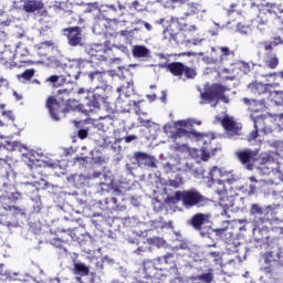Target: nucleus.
Returning a JSON list of instances; mask_svg holds the SVG:
<instances>
[{"label": "nucleus", "instance_id": "obj_1", "mask_svg": "<svg viewBox=\"0 0 283 283\" xmlns=\"http://www.w3.org/2000/svg\"><path fill=\"white\" fill-rule=\"evenodd\" d=\"M93 102L88 103L86 107L78 102V99H72L69 98L64 103L63 109L61 108V103L56 101V97L49 96L46 98L45 107L49 111V114L53 120H61V117L59 116L62 112V114H70V112H83V114H91V112H96V109H101V103L98 101L103 99L101 95L96 97V95H93ZM88 107V108H87Z\"/></svg>", "mask_w": 283, "mask_h": 283}, {"label": "nucleus", "instance_id": "obj_2", "mask_svg": "<svg viewBox=\"0 0 283 283\" xmlns=\"http://www.w3.org/2000/svg\"><path fill=\"white\" fill-rule=\"evenodd\" d=\"M265 222H269L266 218H258L253 221V235L256 242H260L261 247H272L275 240H280V237L283 235L282 227H273L271 230L269 227L264 226Z\"/></svg>", "mask_w": 283, "mask_h": 283}, {"label": "nucleus", "instance_id": "obj_3", "mask_svg": "<svg viewBox=\"0 0 283 283\" xmlns=\"http://www.w3.org/2000/svg\"><path fill=\"white\" fill-rule=\"evenodd\" d=\"M171 198L176 202H181L185 209H193V207L200 209L202 207H207L209 202H211V199L205 197V195H202V192L196 188H190L182 191L178 190Z\"/></svg>", "mask_w": 283, "mask_h": 283}, {"label": "nucleus", "instance_id": "obj_4", "mask_svg": "<svg viewBox=\"0 0 283 283\" xmlns=\"http://www.w3.org/2000/svg\"><path fill=\"white\" fill-rule=\"evenodd\" d=\"M84 63L85 61H83V59L67 60L63 57H55L51 60L52 67L65 70L69 76V82L78 81V76H81V67H83Z\"/></svg>", "mask_w": 283, "mask_h": 283}, {"label": "nucleus", "instance_id": "obj_5", "mask_svg": "<svg viewBox=\"0 0 283 283\" xmlns=\"http://www.w3.org/2000/svg\"><path fill=\"white\" fill-rule=\"evenodd\" d=\"M227 92H231L229 86L214 83L201 93V98L208 101V103H213V101H216L213 104V107H216L220 101H222V103H229V97L224 95Z\"/></svg>", "mask_w": 283, "mask_h": 283}, {"label": "nucleus", "instance_id": "obj_6", "mask_svg": "<svg viewBox=\"0 0 283 283\" xmlns=\"http://www.w3.org/2000/svg\"><path fill=\"white\" fill-rule=\"evenodd\" d=\"M144 276L137 279V283H160L163 270L156 268L150 260L143 262Z\"/></svg>", "mask_w": 283, "mask_h": 283}, {"label": "nucleus", "instance_id": "obj_7", "mask_svg": "<svg viewBox=\"0 0 283 283\" xmlns=\"http://www.w3.org/2000/svg\"><path fill=\"white\" fill-rule=\"evenodd\" d=\"M263 260L266 264L264 268L265 273H275L277 268L283 266V251L282 249L265 252Z\"/></svg>", "mask_w": 283, "mask_h": 283}, {"label": "nucleus", "instance_id": "obj_8", "mask_svg": "<svg viewBox=\"0 0 283 283\" xmlns=\"http://www.w3.org/2000/svg\"><path fill=\"white\" fill-rule=\"evenodd\" d=\"M166 70L172 74V76H185V78L191 80L198 76L196 69L185 65L182 62L168 63Z\"/></svg>", "mask_w": 283, "mask_h": 283}, {"label": "nucleus", "instance_id": "obj_9", "mask_svg": "<svg viewBox=\"0 0 283 283\" xmlns=\"http://www.w3.org/2000/svg\"><path fill=\"white\" fill-rule=\"evenodd\" d=\"M235 158L248 169V171H253L255 163H258V151L251 148H244L234 153Z\"/></svg>", "mask_w": 283, "mask_h": 283}, {"label": "nucleus", "instance_id": "obj_10", "mask_svg": "<svg viewBox=\"0 0 283 283\" xmlns=\"http://www.w3.org/2000/svg\"><path fill=\"white\" fill-rule=\"evenodd\" d=\"M63 36H66L71 48L83 45V30L80 27H70L62 30Z\"/></svg>", "mask_w": 283, "mask_h": 283}, {"label": "nucleus", "instance_id": "obj_11", "mask_svg": "<svg viewBox=\"0 0 283 283\" xmlns=\"http://www.w3.org/2000/svg\"><path fill=\"white\" fill-rule=\"evenodd\" d=\"M273 14H275L279 19H282L283 9L280 7H275L273 9H260L258 14V21L261 23V25H266L273 19Z\"/></svg>", "mask_w": 283, "mask_h": 283}, {"label": "nucleus", "instance_id": "obj_12", "mask_svg": "<svg viewBox=\"0 0 283 283\" xmlns=\"http://www.w3.org/2000/svg\"><path fill=\"white\" fill-rule=\"evenodd\" d=\"M221 125L224 132H227V134H230V136H240V132H242V125L235 122V119H233V117H230L229 115L223 116Z\"/></svg>", "mask_w": 283, "mask_h": 283}, {"label": "nucleus", "instance_id": "obj_13", "mask_svg": "<svg viewBox=\"0 0 283 283\" xmlns=\"http://www.w3.org/2000/svg\"><path fill=\"white\" fill-rule=\"evenodd\" d=\"M169 23L172 24V28L178 32H196L198 27L196 24L187 23V17L181 18H170Z\"/></svg>", "mask_w": 283, "mask_h": 283}, {"label": "nucleus", "instance_id": "obj_14", "mask_svg": "<svg viewBox=\"0 0 283 283\" xmlns=\"http://www.w3.org/2000/svg\"><path fill=\"white\" fill-rule=\"evenodd\" d=\"M271 87H273V84H264L259 81H253L248 85V90H250L251 94H254V96H264V94L270 96Z\"/></svg>", "mask_w": 283, "mask_h": 283}, {"label": "nucleus", "instance_id": "obj_15", "mask_svg": "<svg viewBox=\"0 0 283 283\" xmlns=\"http://www.w3.org/2000/svg\"><path fill=\"white\" fill-rule=\"evenodd\" d=\"M209 222V214L198 212L195 213L190 220L188 221V224L195 229V231H202V227Z\"/></svg>", "mask_w": 283, "mask_h": 283}, {"label": "nucleus", "instance_id": "obj_16", "mask_svg": "<svg viewBox=\"0 0 283 283\" xmlns=\"http://www.w3.org/2000/svg\"><path fill=\"white\" fill-rule=\"evenodd\" d=\"M244 105L248 106V109H250V112H264L265 107H266V99L265 98H261V99H253V98H249V97H244L243 99Z\"/></svg>", "mask_w": 283, "mask_h": 283}, {"label": "nucleus", "instance_id": "obj_17", "mask_svg": "<svg viewBox=\"0 0 283 283\" xmlns=\"http://www.w3.org/2000/svg\"><path fill=\"white\" fill-rule=\"evenodd\" d=\"M88 81L95 84V87H105L107 80L105 78V71H93L88 73Z\"/></svg>", "mask_w": 283, "mask_h": 283}, {"label": "nucleus", "instance_id": "obj_18", "mask_svg": "<svg viewBox=\"0 0 283 283\" xmlns=\"http://www.w3.org/2000/svg\"><path fill=\"white\" fill-rule=\"evenodd\" d=\"M106 50H107V48H105V45L94 43L91 45V48L88 50V54H90V56H93L97 61H105V57L107 56V55H105Z\"/></svg>", "mask_w": 283, "mask_h": 283}, {"label": "nucleus", "instance_id": "obj_19", "mask_svg": "<svg viewBox=\"0 0 283 283\" xmlns=\"http://www.w3.org/2000/svg\"><path fill=\"white\" fill-rule=\"evenodd\" d=\"M220 51L219 57L216 60L217 63H229L235 59V51L229 49V46H219Z\"/></svg>", "mask_w": 283, "mask_h": 283}, {"label": "nucleus", "instance_id": "obj_20", "mask_svg": "<svg viewBox=\"0 0 283 283\" xmlns=\"http://www.w3.org/2000/svg\"><path fill=\"white\" fill-rule=\"evenodd\" d=\"M274 163L275 159L273 158V156L265 154L262 156L258 169L259 171H264V174H271V171L273 170V167H271V165H273Z\"/></svg>", "mask_w": 283, "mask_h": 283}, {"label": "nucleus", "instance_id": "obj_21", "mask_svg": "<svg viewBox=\"0 0 283 283\" xmlns=\"http://www.w3.org/2000/svg\"><path fill=\"white\" fill-rule=\"evenodd\" d=\"M94 178H103L104 181L99 182V191L101 193H106L112 191V178H109V176L102 174V172H94Z\"/></svg>", "mask_w": 283, "mask_h": 283}, {"label": "nucleus", "instance_id": "obj_22", "mask_svg": "<svg viewBox=\"0 0 283 283\" xmlns=\"http://www.w3.org/2000/svg\"><path fill=\"white\" fill-rule=\"evenodd\" d=\"M163 39L164 41H167L168 43H178V33L172 27L171 22H168V25L163 31Z\"/></svg>", "mask_w": 283, "mask_h": 283}, {"label": "nucleus", "instance_id": "obj_23", "mask_svg": "<svg viewBox=\"0 0 283 283\" xmlns=\"http://www.w3.org/2000/svg\"><path fill=\"white\" fill-rule=\"evenodd\" d=\"M44 4L41 0H29L24 3L23 10L27 12H39V10H43Z\"/></svg>", "mask_w": 283, "mask_h": 283}, {"label": "nucleus", "instance_id": "obj_24", "mask_svg": "<svg viewBox=\"0 0 283 283\" xmlns=\"http://www.w3.org/2000/svg\"><path fill=\"white\" fill-rule=\"evenodd\" d=\"M282 36H274L272 41L261 42V45L263 46V50H265V52H271L273 48H277V45H282Z\"/></svg>", "mask_w": 283, "mask_h": 283}, {"label": "nucleus", "instance_id": "obj_25", "mask_svg": "<svg viewBox=\"0 0 283 283\" xmlns=\"http://www.w3.org/2000/svg\"><path fill=\"white\" fill-rule=\"evenodd\" d=\"M149 54L150 51L145 45L133 46V56H135V59H146Z\"/></svg>", "mask_w": 283, "mask_h": 283}, {"label": "nucleus", "instance_id": "obj_26", "mask_svg": "<svg viewBox=\"0 0 283 283\" xmlns=\"http://www.w3.org/2000/svg\"><path fill=\"white\" fill-rule=\"evenodd\" d=\"M45 83H50L53 87H61V85H65L67 83V78L64 75H50Z\"/></svg>", "mask_w": 283, "mask_h": 283}, {"label": "nucleus", "instance_id": "obj_27", "mask_svg": "<svg viewBox=\"0 0 283 283\" xmlns=\"http://www.w3.org/2000/svg\"><path fill=\"white\" fill-rule=\"evenodd\" d=\"M220 178H222V170H220V168H218V166L212 167L209 172L210 181L218 182V185H222V187H224V182H222V180H220Z\"/></svg>", "mask_w": 283, "mask_h": 283}, {"label": "nucleus", "instance_id": "obj_28", "mask_svg": "<svg viewBox=\"0 0 283 283\" xmlns=\"http://www.w3.org/2000/svg\"><path fill=\"white\" fill-rule=\"evenodd\" d=\"M36 74V70L34 69H27L24 72L17 75L18 81L21 83H28L34 78V75Z\"/></svg>", "mask_w": 283, "mask_h": 283}, {"label": "nucleus", "instance_id": "obj_29", "mask_svg": "<svg viewBox=\"0 0 283 283\" xmlns=\"http://www.w3.org/2000/svg\"><path fill=\"white\" fill-rule=\"evenodd\" d=\"M199 12H202V8L199 3L190 2L187 3V11L184 12V17H195V14H198Z\"/></svg>", "mask_w": 283, "mask_h": 283}, {"label": "nucleus", "instance_id": "obj_30", "mask_svg": "<svg viewBox=\"0 0 283 283\" xmlns=\"http://www.w3.org/2000/svg\"><path fill=\"white\" fill-rule=\"evenodd\" d=\"M265 65L269 70H275L280 65V57L275 53H268Z\"/></svg>", "mask_w": 283, "mask_h": 283}, {"label": "nucleus", "instance_id": "obj_31", "mask_svg": "<svg viewBox=\"0 0 283 283\" xmlns=\"http://www.w3.org/2000/svg\"><path fill=\"white\" fill-rule=\"evenodd\" d=\"M269 211H273V208L271 206L266 207L265 210H263L262 207L258 203H253L250 208V213L252 216H263V213H269Z\"/></svg>", "mask_w": 283, "mask_h": 283}, {"label": "nucleus", "instance_id": "obj_32", "mask_svg": "<svg viewBox=\"0 0 283 283\" xmlns=\"http://www.w3.org/2000/svg\"><path fill=\"white\" fill-rule=\"evenodd\" d=\"M9 123H14V115L11 111H4L0 116V127H3Z\"/></svg>", "mask_w": 283, "mask_h": 283}, {"label": "nucleus", "instance_id": "obj_33", "mask_svg": "<svg viewBox=\"0 0 283 283\" xmlns=\"http://www.w3.org/2000/svg\"><path fill=\"white\" fill-rule=\"evenodd\" d=\"M75 275H90V268L83 263H74Z\"/></svg>", "mask_w": 283, "mask_h": 283}, {"label": "nucleus", "instance_id": "obj_34", "mask_svg": "<svg viewBox=\"0 0 283 283\" xmlns=\"http://www.w3.org/2000/svg\"><path fill=\"white\" fill-rule=\"evenodd\" d=\"M2 209H4V211H12L13 216H23V209L17 207V206H11L8 202H2Z\"/></svg>", "mask_w": 283, "mask_h": 283}, {"label": "nucleus", "instance_id": "obj_35", "mask_svg": "<svg viewBox=\"0 0 283 283\" xmlns=\"http://www.w3.org/2000/svg\"><path fill=\"white\" fill-rule=\"evenodd\" d=\"M266 117L264 115H260L253 118L254 129H265Z\"/></svg>", "mask_w": 283, "mask_h": 283}, {"label": "nucleus", "instance_id": "obj_36", "mask_svg": "<svg viewBox=\"0 0 283 283\" xmlns=\"http://www.w3.org/2000/svg\"><path fill=\"white\" fill-rule=\"evenodd\" d=\"M84 12L85 14H92V12H101V7H98V2H90L86 4Z\"/></svg>", "mask_w": 283, "mask_h": 283}, {"label": "nucleus", "instance_id": "obj_37", "mask_svg": "<svg viewBox=\"0 0 283 283\" xmlns=\"http://www.w3.org/2000/svg\"><path fill=\"white\" fill-rule=\"evenodd\" d=\"M102 61H120V59L116 56L114 49L108 48L105 51V60Z\"/></svg>", "mask_w": 283, "mask_h": 283}, {"label": "nucleus", "instance_id": "obj_38", "mask_svg": "<svg viewBox=\"0 0 283 283\" xmlns=\"http://www.w3.org/2000/svg\"><path fill=\"white\" fill-rule=\"evenodd\" d=\"M182 177H176L175 179H169L167 181L168 187H172V189H178L182 185Z\"/></svg>", "mask_w": 283, "mask_h": 283}, {"label": "nucleus", "instance_id": "obj_39", "mask_svg": "<svg viewBox=\"0 0 283 283\" xmlns=\"http://www.w3.org/2000/svg\"><path fill=\"white\" fill-rule=\"evenodd\" d=\"M187 134H189V132H187V129H185V128H177L176 132H174L170 135V138L172 140H176L177 138H182V136H187Z\"/></svg>", "mask_w": 283, "mask_h": 283}, {"label": "nucleus", "instance_id": "obj_40", "mask_svg": "<svg viewBox=\"0 0 283 283\" xmlns=\"http://www.w3.org/2000/svg\"><path fill=\"white\" fill-rule=\"evenodd\" d=\"M149 251H151V248H149V245L147 243H145L144 245H139L134 253L136 255H145V253H149Z\"/></svg>", "mask_w": 283, "mask_h": 283}, {"label": "nucleus", "instance_id": "obj_41", "mask_svg": "<svg viewBox=\"0 0 283 283\" xmlns=\"http://www.w3.org/2000/svg\"><path fill=\"white\" fill-rule=\"evenodd\" d=\"M243 6H249V8H260V6H264V0H243Z\"/></svg>", "mask_w": 283, "mask_h": 283}, {"label": "nucleus", "instance_id": "obj_42", "mask_svg": "<svg viewBox=\"0 0 283 283\" xmlns=\"http://www.w3.org/2000/svg\"><path fill=\"white\" fill-rule=\"evenodd\" d=\"M197 280H200V282H205V283H211V282H213V274L212 273H202L197 276Z\"/></svg>", "mask_w": 283, "mask_h": 283}, {"label": "nucleus", "instance_id": "obj_43", "mask_svg": "<svg viewBox=\"0 0 283 283\" xmlns=\"http://www.w3.org/2000/svg\"><path fill=\"white\" fill-rule=\"evenodd\" d=\"M138 123L142 127H146V129H150V127H154L156 123L151 122V119H145L143 117L138 118Z\"/></svg>", "mask_w": 283, "mask_h": 283}, {"label": "nucleus", "instance_id": "obj_44", "mask_svg": "<svg viewBox=\"0 0 283 283\" xmlns=\"http://www.w3.org/2000/svg\"><path fill=\"white\" fill-rule=\"evenodd\" d=\"M249 180L250 182H252L250 186H249V196H253L256 191V187L255 185H258V179L255 177H249Z\"/></svg>", "mask_w": 283, "mask_h": 283}, {"label": "nucleus", "instance_id": "obj_45", "mask_svg": "<svg viewBox=\"0 0 283 283\" xmlns=\"http://www.w3.org/2000/svg\"><path fill=\"white\" fill-rule=\"evenodd\" d=\"M134 158L137 160V163H140V160H148L149 155H147V153L137 151L135 153Z\"/></svg>", "mask_w": 283, "mask_h": 283}, {"label": "nucleus", "instance_id": "obj_46", "mask_svg": "<svg viewBox=\"0 0 283 283\" xmlns=\"http://www.w3.org/2000/svg\"><path fill=\"white\" fill-rule=\"evenodd\" d=\"M87 136H90V129H87V128H81L77 132V138H80L81 140H85V138H87Z\"/></svg>", "mask_w": 283, "mask_h": 283}, {"label": "nucleus", "instance_id": "obj_47", "mask_svg": "<svg viewBox=\"0 0 283 283\" xmlns=\"http://www.w3.org/2000/svg\"><path fill=\"white\" fill-rule=\"evenodd\" d=\"M59 96H70L74 94V88H62L57 91Z\"/></svg>", "mask_w": 283, "mask_h": 283}, {"label": "nucleus", "instance_id": "obj_48", "mask_svg": "<svg viewBox=\"0 0 283 283\" xmlns=\"http://www.w3.org/2000/svg\"><path fill=\"white\" fill-rule=\"evenodd\" d=\"M209 158H211V155L209 154V148L203 147L201 150V159L207 161L209 160Z\"/></svg>", "mask_w": 283, "mask_h": 283}, {"label": "nucleus", "instance_id": "obj_49", "mask_svg": "<svg viewBox=\"0 0 283 283\" xmlns=\"http://www.w3.org/2000/svg\"><path fill=\"white\" fill-rule=\"evenodd\" d=\"M175 151H181V153L189 151V147L186 144H182V145L176 144Z\"/></svg>", "mask_w": 283, "mask_h": 283}, {"label": "nucleus", "instance_id": "obj_50", "mask_svg": "<svg viewBox=\"0 0 283 283\" xmlns=\"http://www.w3.org/2000/svg\"><path fill=\"white\" fill-rule=\"evenodd\" d=\"M165 264H174V253H167L164 255Z\"/></svg>", "mask_w": 283, "mask_h": 283}, {"label": "nucleus", "instance_id": "obj_51", "mask_svg": "<svg viewBox=\"0 0 283 283\" xmlns=\"http://www.w3.org/2000/svg\"><path fill=\"white\" fill-rule=\"evenodd\" d=\"M258 136H260L259 134V128H254V130H252L250 133V135L248 136V140H255L258 138Z\"/></svg>", "mask_w": 283, "mask_h": 283}, {"label": "nucleus", "instance_id": "obj_52", "mask_svg": "<svg viewBox=\"0 0 283 283\" xmlns=\"http://www.w3.org/2000/svg\"><path fill=\"white\" fill-rule=\"evenodd\" d=\"M109 202L114 205L115 209H118V199L115 197L106 198V205H109Z\"/></svg>", "mask_w": 283, "mask_h": 283}, {"label": "nucleus", "instance_id": "obj_53", "mask_svg": "<svg viewBox=\"0 0 283 283\" xmlns=\"http://www.w3.org/2000/svg\"><path fill=\"white\" fill-rule=\"evenodd\" d=\"M11 200L13 202H19V200H21V192L15 191V192L11 193Z\"/></svg>", "mask_w": 283, "mask_h": 283}, {"label": "nucleus", "instance_id": "obj_54", "mask_svg": "<svg viewBox=\"0 0 283 283\" xmlns=\"http://www.w3.org/2000/svg\"><path fill=\"white\" fill-rule=\"evenodd\" d=\"M228 251H230L231 253H238V245L233 244V243H229L228 244Z\"/></svg>", "mask_w": 283, "mask_h": 283}, {"label": "nucleus", "instance_id": "obj_55", "mask_svg": "<svg viewBox=\"0 0 283 283\" xmlns=\"http://www.w3.org/2000/svg\"><path fill=\"white\" fill-rule=\"evenodd\" d=\"M125 143H132L133 140H138V136L136 135H128L124 137Z\"/></svg>", "mask_w": 283, "mask_h": 283}, {"label": "nucleus", "instance_id": "obj_56", "mask_svg": "<svg viewBox=\"0 0 283 283\" xmlns=\"http://www.w3.org/2000/svg\"><path fill=\"white\" fill-rule=\"evenodd\" d=\"M170 3H175L177 6H186L187 0H168Z\"/></svg>", "mask_w": 283, "mask_h": 283}, {"label": "nucleus", "instance_id": "obj_57", "mask_svg": "<svg viewBox=\"0 0 283 283\" xmlns=\"http://www.w3.org/2000/svg\"><path fill=\"white\" fill-rule=\"evenodd\" d=\"M76 94H86L85 98H90V93L83 87L78 88Z\"/></svg>", "mask_w": 283, "mask_h": 283}, {"label": "nucleus", "instance_id": "obj_58", "mask_svg": "<svg viewBox=\"0 0 283 283\" xmlns=\"http://www.w3.org/2000/svg\"><path fill=\"white\" fill-rule=\"evenodd\" d=\"M120 36H129V34H132V31H127V30H122L119 31Z\"/></svg>", "mask_w": 283, "mask_h": 283}, {"label": "nucleus", "instance_id": "obj_59", "mask_svg": "<svg viewBox=\"0 0 283 283\" xmlns=\"http://www.w3.org/2000/svg\"><path fill=\"white\" fill-rule=\"evenodd\" d=\"M161 102L167 103V92L165 91L161 92Z\"/></svg>", "mask_w": 283, "mask_h": 283}, {"label": "nucleus", "instance_id": "obj_60", "mask_svg": "<svg viewBox=\"0 0 283 283\" xmlns=\"http://www.w3.org/2000/svg\"><path fill=\"white\" fill-rule=\"evenodd\" d=\"M264 77H269V78H273V77H275V76H277V73L276 72H272V73H269V74H265V75H263Z\"/></svg>", "mask_w": 283, "mask_h": 283}, {"label": "nucleus", "instance_id": "obj_61", "mask_svg": "<svg viewBox=\"0 0 283 283\" xmlns=\"http://www.w3.org/2000/svg\"><path fill=\"white\" fill-rule=\"evenodd\" d=\"M134 10H138V6H140V2H138V0H135L133 3H132Z\"/></svg>", "mask_w": 283, "mask_h": 283}, {"label": "nucleus", "instance_id": "obj_62", "mask_svg": "<svg viewBox=\"0 0 283 283\" xmlns=\"http://www.w3.org/2000/svg\"><path fill=\"white\" fill-rule=\"evenodd\" d=\"M177 125H179V127H187V120H179Z\"/></svg>", "mask_w": 283, "mask_h": 283}, {"label": "nucleus", "instance_id": "obj_63", "mask_svg": "<svg viewBox=\"0 0 283 283\" xmlns=\"http://www.w3.org/2000/svg\"><path fill=\"white\" fill-rule=\"evenodd\" d=\"M144 25H145L146 30H148V32H150V30H153V27L149 22H145Z\"/></svg>", "mask_w": 283, "mask_h": 283}, {"label": "nucleus", "instance_id": "obj_64", "mask_svg": "<svg viewBox=\"0 0 283 283\" xmlns=\"http://www.w3.org/2000/svg\"><path fill=\"white\" fill-rule=\"evenodd\" d=\"M211 258H220V252H210Z\"/></svg>", "mask_w": 283, "mask_h": 283}]
</instances>
